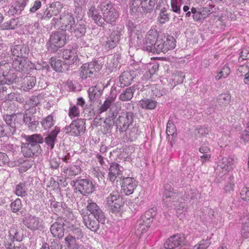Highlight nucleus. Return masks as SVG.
<instances>
[{"label":"nucleus","instance_id":"obj_63","mask_svg":"<svg viewBox=\"0 0 249 249\" xmlns=\"http://www.w3.org/2000/svg\"><path fill=\"white\" fill-rule=\"evenodd\" d=\"M231 99V96L228 94H223L219 96L218 98L219 103L226 105L229 103Z\"/></svg>","mask_w":249,"mask_h":249},{"label":"nucleus","instance_id":"obj_19","mask_svg":"<svg viewBox=\"0 0 249 249\" xmlns=\"http://www.w3.org/2000/svg\"><path fill=\"white\" fill-rule=\"evenodd\" d=\"M137 186V181L134 178H123L122 180L121 192L129 196L133 194Z\"/></svg>","mask_w":249,"mask_h":249},{"label":"nucleus","instance_id":"obj_44","mask_svg":"<svg viewBox=\"0 0 249 249\" xmlns=\"http://www.w3.org/2000/svg\"><path fill=\"white\" fill-rule=\"evenodd\" d=\"M48 8L52 17H54L56 16L61 12L63 5L60 2L56 1L52 3Z\"/></svg>","mask_w":249,"mask_h":249},{"label":"nucleus","instance_id":"obj_2","mask_svg":"<svg viewBox=\"0 0 249 249\" xmlns=\"http://www.w3.org/2000/svg\"><path fill=\"white\" fill-rule=\"evenodd\" d=\"M108 109L109 110L107 113L104 123L110 128L112 127L115 123L116 124L115 120L121 111V107L118 104H114L112 98H107L99 108L98 113L101 114L107 111Z\"/></svg>","mask_w":249,"mask_h":249},{"label":"nucleus","instance_id":"obj_34","mask_svg":"<svg viewBox=\"0 0 249 249\" xmlns=\"http://www.w3.org/2000/svg\"><path fill=\"white\" fill-rule=\"evenodd\" d=\"M60 128L55 126L48 136L45 138L43 142L50 147V149H53L55 142L56 141V138L58 134L60 132Z\"/></svg>","mask_w":249,"mask_h":249},{"label":"nucleus","instance_id":"obj_46","mask_svg":"<svg viewBox=\"0 0 249 249\" xmlns=\"http://www.w3.org/2000/svg\"><path fill=\"white\" fill-rule=\"evenodd\" d=\"M126 131V136L130 141H134L140 132L136 125L130 128H128Z\"/></svg>","mask_w":249,"mask_h":249},{"label":"nucleus","instance_id":"obj_3","mask_svg":"<svg viewBox=\"0 0 249 249\" xmlns=\"http://www.w3.org/2000/svg\"><path fill=\"white\" fill-rule=\"evenodd\" d=\"M16 73L13 72L11 64L6 60L0 61V83L10 85L18 82Z\"/></svg>","mask_w":249,"mask_h":249},{"label":"nucleus","instance_id":"obj_40","mask_svg":"<svg viewBox=\"0 0 249 249\" xmlns=\"http://www.w3.org/2000/svg\"><path fill=\"white\" fill-rule=\"evenodd\" d=\"M28 188L25 182H20L15 186L14 193L18 196L24 197L27 195Z\"/></svg>","mask_w":249,"mask_h":249},{"label":"nucleus","instance_id":"obj_14","mask_svg":"<svg viewBox=\"0 0 249 249\" xmlns=\"http://www.w3.org/2000/svg\"><path fill=\"white\" fill-rule=\"evenodd\" d=\"M80 193L83 195L91 194L95 190V185L89 179L77 178L71 181Z\"/></svg>","mask_w":249,"mask_h":249},{"label":"nucleus","instance_id":"obj_38","mask_svg":"<svg viewBox=\"0 0 249 249\" xmlns=\"http://www.w3.org/2000/svg\"><path fill=\"white\" fill-rule=\"evenodd\" d=\"M234 161L233 158L228 157L223 158L219 161L218 166L226 171L230 170Z\"/></svg>","mask_w":249,"mask_h":249},{"label":"nucleus","instance_id":"obj_24","mask_svg":"<svg viewBox=\"0 0 249 249\" xmlns=\"http://www.w3.org/2000/svg\"><path fill=\"white\" fill-rule=\"evenodd\" d=\"M25 226L32 231L39 229L42 227V221L39 217L29 215L25 217L23 222Z\"/></svg>","mask_w":249,"mask_h":249},{"label":"nucleus","instance_id":"obj_6","mask_svg":"<svg viewBox=\"0 0 249 249\" xmlns=\"http://www.w3.org/2000/svg\"><path fill=\"white\" fill-rule=\"evenodd\" d=\"M131 0L130 3V8L132 12L134 13H148L153 11L156 0Z\"/></svg>","mask_w":249,"mask_h":249},{"label":"nucleus","instance_id":"obj_17","mask_svg":"<svg viewBox=\"0 0 249 249\" xmlns=\"http://www.w3.org/2000/svg\"><path fill=\"white\" fill-rule=\"evenodd\" d=\"M98 71L99 65L97 62L85 63L80 68L79 75L82 79H86L95 75Z\"/></svg>","mask_w":249,"mask_h":249},{"label":"nucleus","instance_id":"obj_5","mask_svg":"<svg viewBox=\"0 0 249 249\" xmlns=\"http://www.w3.org/2000/svg\"><path fill=\"white\" fill-rule=\"evenodd\" d=\"M98 7L102 13L103 21L109 24H112L115 22L119 15L109 0L102 1Z\"/></svg>","mask_w":249,"mask_h":249},{"label":"nucleus","instance_id":"obj_56","mask_svg":"<svg viewBox=\"0 0 249 249\" xmlns=\"http://www.w3.org/2000/svg\"><path fill=\"white\" fill-rule=\"evenodd\" d=\"M79 115L80 110L76 105L71 106L69 108V116L71 119L78 117Z\"/></svg>","mask_w":249,"mask_h":249},{"label":"nucleus","instance_id":"obj_48","mask_svg":"<svg viewBox=\"0 0 249 249\" xmlns=\"http://www.w3.org/2000/svg\"><path fill=\"white\" fill-rule=\"evenodd\" d=\"M51 65L52 68L57 72H63L64 69L62 67V61L56 58H51Z\"/></svg>","mask_w":249,"mask_h":249},{"label":"nucleus","instance_id":"obj_57","mask_svg":"<svg viewBox=\"0 0 249 249\" xmlns=\"http://www.w3.org/2000/svg\"><path fill=\"white\" fill-rule=\"evenodd\" d=\"M208 129L206 127H200L195 130V134L196 139L201 136H205L208 134Z\"/></svg>","mask_w":249,"mask_h":249},{"label":"nucleus","instance_id":"obj_36","mask_svg":"<svg viewBox=\"0 0 249 249\" xmlns=\"http://www.w3.org/2000/svg\"><path fill=\"white\" fill-rule=\"evenodd\" d=\"M28 0H18L10 9L12 15H19L27 5Z\"/></svg>","mask_w":249,"mask_h":249},{"label":"nucleus","instance_id":"obj_16","mask_svg":"<svg viewBox=\"0 0 249 249\" xmlns=\"http://www.w3.org/2000/svg\"><path fill=\"white\" fill-rule=\"evenodd\" d=\"M214 5H210L209 7H192V17L195 21L202 23L211 13L213 12Z\"/></svg>","mask_w":249,"mask_h":249},{"label":"nucleus","instance_id":"obj_26","mask_svg":"<svg viewBox=\"0 0 249 249\" xmlns=\"http://www.w3.org/2000/svg\"><path fill=\"white\" fill-rule=\"evenodd\" d=\"M11 50L14 58H25L28 57L29 49L26 45H15L11 48Z\"/></svg>","mask_w":249,"mask_h":249},{"label":"nucleus","instance_id":"obj_13","mask_svg":"<svg viewBox=\"0 0 249 249\" xmlns=\"http://www.w3.org/2000/svg\"><path fill=\"white\" fill-rule=\"evenodd\" d=\"M181 196V193L177 190H175L170 187H166L163 195V203L168 207L176 206L177 203L179 201Z\"/></svg>","mask_w":249,"mask_h":249},{"label":"nucleus","instance_id":"obj_33","mask_svg":"<svg viewBox=\"0 0 249 249\" xmlns=\"http://www.w3.org/2000/svg\"><path fill=\"white\" fill-rule=\"evenodd\" d=\"M62 57L65 60L66 64L71 65L74 64L78 59L75 50L66 49L62 52Z\"/></svg>","mask_w":249,"mask_h":249},{"label":"nucleus","instance_id":"obj_10","mask_svg":"<svg viewBox=\"0 0 249 249\" xmlns=\"http://www.w3.org/2000/svg\"><path fill=\"white\" fill-rule=\"evenodd\" d=\"M114 190L107 197V205L113 213L118 212L124 204V201L119 192L113 187Z\"/></svg>","mask_w":249,"mask_h":249},{"label":"nucleus","instance_id":"obj_64","mask_svg":"<svg viewBox=\"0 0 249 249\" xmlns=\"http://www.w3.org/2000/svg\"><path fill=\"white\" fill-rule=\"evenodd\" d=\"M241 198L245 201L249 200V189L247 187L243 188L240 193Z\"/></svg>","mask_w":249,"mask_h":249},{"label":"nucleus","instance_id":"obj_62","mask_svg":"<svg viewBox=\"0 0 249 249\" xmlns=\"http://www.w3.org/2000/svg\"><path fill=\"white\" fill-rule=\"evenodd\" d=\"M76 238L72 235H69L67 236L65 240L67 244V246L69 248H72L75 245Z\"/></svg>","mask_w":249,"mask_h":249},{"label":"nucleus","instance_id":"obj_52","mask_svg":"<svg viewBox=\"0 0 249 249\" xmlns=\"http://www.w3.org/2000/svg\"><path fill=\"white\" fill-rule=\"evenodd\" d=\"M185 205L184 203L180 202L178 206H176V213L178 217L182 218L185 214L186 209L185 207Z\"/></svg>","mask_w":249,"mask_h":249},{"label":"nucleus","instance_id":"obj_22","mask_svg":"<svg viewBox=\"0 0 249 249\" xmlns=\"http://www.w3.org/2000/svg\"><path fill=\"white\" fill-rule=\"evenodd\" d=\"M122 32L118 30L113 31L110 36L107 37L104 44L106 49H111L116 47L120 41Z\"/></svg>","mask_w":249,"mask_h":249},{"label":"nucleus","instance_id":"obj_49","mask_svg":"<svg viewBox=\"0 0 249 249\" xmlns=\"http://www.w3.org/2000/svg\"><path fill=\"white\" fill-rule=\"evenodd\" d=\"M177 129L175 125L172 121L169 120L166 126V133L167 136H171L173 138H176L177 136Z\"/></svg>","mask_w":249,"mask_h":249},{"label":"nucleus","instance_id":"obj_47","mask_svg":"<svg viewBox=\"0 0 249 249\" xmlns=\"http://www.w3.org/2000/svg\"><path fill=\"white\" fill-rule=\"evenodd\" d=\"M52 17H53L49 8L42 9L40 12L36 14V18L41 20H48Z\"/></svg>","mask_w":249,"mask_h":249},{"label":"nucleus","instance_id":"obj_8","mask_svg":"<svg viewBox=\"0 0 249 249\" xmlns=\"http://www.w3.org/2000/svg\"><path fill=\"white\" fill-rule=\"evenodd\" d=\"M75 19L70 13H63L59 18L53 17L51 23L56 28H61L62 31L70 30L74 23Z\"/></svg>","mask_w":249,"mask_h":249},{"label":"nucleus","instance_id":"obj_4","mask_svg":"<svg viewBox=\"0 0 249 249\" xmlns=\"http://www.w3.org/2000/svg\"><path fill=\"white\" fill-rule=\"evenodd\" d=\"M3 119L5 122V128L10 136H12L15 133L17 128L18 127L22 122V113H13L11 114H5L3 116Z\"/></svg>","mask_w":249,"mask_h":249},{"label":"nucleus","instance_id":"obj_21","mask_svg":"<svg viewBox=\"0 0 249 249\" xmlns=\"http://www.w3.org/2000/svg\"><path fill=\"white\" fill-rule=\"evenodd\" d=\"M185 240V235L183 234H177L170 236L164 244L165 248L173 249L181 246Z\"/></svg>","mask_w":249,"mask_h":249},{"label":"nucleus","instance_id":"obj_25","mask_svg":"<svg viewBox=\"0 0 249 249\" xmlns=\"http://www.w3.org/2000/svg\"><path fill=\"white\" fill-rule=\"evenodd\" d=\"M64 220L58 218L51 227L50 231L54 237L61 238L64 236Z\"/></svg>","mask_w":249,"mask_h":249},{"label":"nucleus","instance_id":"obj_60","mask_svg":"<svg viewBox=\"0 0 249 249\" xmlns=\"http://www.w3.org/2000/svg\"><path fill=\"white\" fill-rule=\"evenodd\" d=\"M169 17L166 13V10L164 8L162 9L159 17V21L161 24H164L166 21L169 20Z\"/></svg>","mask_w":249,"mask_h":249},{"label":"nucleus","instance_id":"obj_39","mask_svg":"<svg viewBox=\"0 0 249 249\" xmlns=\"http://www.w3.org/2000/svg\"><path fill=\"white\" fill-rule=\"evenodd\" d=\"M102 93V90L97 86L91 87L89 89L88 94L90 101H94L98 99Z\"/></svg>","mask_w":249,"mask_h":249},{"label":"nucleus","instance_id":"obj_54","mask_svg":"<svg viewBox=\"0 0 249 249\" xmlns=\"http://www.w3.org/2000/svg\"><path fill=\"white\" fill-rule=\"evenodd\" d=\"M185 75L181 71H177L173 76V80L175 83L181 84L183 82Z\"/></svg>","mask_w":249,"mask_h":249},{"label":"nucleus","instance_id":"obj_41","mask_svg":"<svg viewBox=\"0 0 249 249\" xmlns=\"http://www.w3.org/2000/svg\"><path fill=\"white\" fill-rule=\"evenodd\" d=\"M141 107L146 109H154L156 108L157 102L152 99L145 98L140 101Z\"/></svg>","mask_w":249,"mask_h":249},{"label":"nucleus","instance_id":"obj_50","mask_svg":"<svg viewBox=\"0 0 249 249\" xmlns=\"http://www.w3.org/2000/svg\"><path fill=\"white\" fill-rule=\"evenodd\" d=\"M241 233L242 237L249 238V217H247L245 221L243 222Z\"/></svg>","mask_w":249,"mask_h":249},{"label":"nucleus","instance_id":"obj_9","mask_svg":"<svg viewBox=\"0 0 249 249\" xmlns=\"http://www.w3.org/2000/svg\"><path fill=\"white\" fill-rule=\"evenodd\" d=\"M156 53H165L168 50L173 49L176 46V40L172 36H161L158 37L156 39Z\"/></svg>","mask_w":249,"mask_h":249},{"label":"nucleus","instance_id":"obj_32","mask_svg":"<svg viewBox=\"0 0 249 249\" xmlns=\"http://www.w3.org/2000/svg\"><path fill=\"white\" fill-rule=\"evenodd\" d=\"M156 214V212L153 208L148 210L138 220L139 225L142 224L150 227Z\"/></svg>","mask_w":249,"mask_h":249},{"label":"nucleus","instance_id":"obj_15","mask_svg":"<svg viewBox=\"0 0 249 249\" xmlns=\"http://www.w3.org/2000/svg\"><path fill=\"white\" fill-rule=\"evenodd\" d=\"M12 67L16 71L23 73L29 72L31 70L33 69H37V68L35 67L34 64L29 61L27 58H14L13 59Z\"/></svg>","mask_w":249,"mask_h":249},{"label":"nucleus","instance_id":"obj_23","mask_svg":"<svg viewBox=\"0 0 249 249\" xmlns=\"http://www.w3.org/2000/svg\"><path fill=\"white\" fill-rule=\"evenodd\" d=\"M87 207L90 213H84V215H92V216L96 217V218H97L98 220L99 219L100 221L105 219V216L103 212L95 203L91 201L90 202L88 201Z\"/></svg>","mask_w":249,"mask_h":249},{"label":"nucleus","instance_id":"obj_7","mask_svg":"<svg viewBox=\"0 0 249 249\" xmlns=\"http://www.w3.org/2000/svg\"><path fill=\"white\" fill-rule=\"evenodd\" d=\"M66 41V35L64 31H57L52 34L48 42V50L56 52L59 48L63 47Z\"/></svg>","mask_w":249,"mask_h":249},{"label":"nucleus","instance_id":"obj_1","mask_svg":"<svg viewBox=\"0 0 249 249\" xmlns=\"http://www.w3.org/2000/svg\"><path fill=\"white\" fill-rule=\"evenodd\" d=\"M25 139L26 142L21 145L22 152L25 157H37L41 153L42 150L40 144L43 143V138L40 134L26 135Z\"/></svg>","mask_w":249,"mask_h":249},{"label":"nucleus","instance_id":"obj_18","mask_svg":"<svg viewBox=\"0 0 249 249\" xmlns=\"http://www.w3.org/2000/svg\"><path fill=\"white\" fill-rule=\"evenodd\" d=\"M36 112V108L34 107H30L26 109L22 114V122L28 126L30 130H33L37 127L38 122L36 120L34 114Z\"/></svg>","mask_w":249,"mask_h":249},{"label":"nucleus","instance_id":"obj_58","mask_svg":"<svg viewBox=\"0 0 249 249\" xmlns=\"http://www.w3.org/2000/svg\"><path fill=\"white\" fill-rule=\"evenodd\" d=\"M210 238L207 237L206 239L201 240L196 246L199 249H206L210 246Z\"/></svg>","mask_w":249,"mask_h":249},{"label":"nucleus","instance_id":"obj_59","mask_svg":"<svg viewBox=\"0 0 249 249\" xmlns=\"http://www.w3.org/2000/svg\"><path fill=\"white\" fill-rule=\"evenodd\" d=\"M70 231L71 233L74 234V237L77 239H81L83 236L82 230L80 228L72 226L70 227Z\"/></svg>","mask_w":249,"mask_h":249},{"label":"nucleus","instance_id":"obj_31","mask_svg":"<svg viewBox=\"0 0 249 249\" xmlns=\"http://www.w3.org/2000/svg\"><path fill=\"white\" fill-rule=\"evenodd\" d=\"M136 71H134L123 72L119 78L120 86L124 87L130 85L133 78L136 75Z\"/></svg>","mask_w":249,"mask_h":249},{"label":"nucleus","instance_id":"obj_29","mask_svg":"<svg viewBox=\"0 0 249 249\" xmlns=\"http://www.w3.org/2000/svg\"><path fill=\"white\" fill-rule=\"evenodd\" d=\"M156 35L157 33H155V35H152L151 34L146 35L145 40L143 42L144 50L148 52L156 53L155 44L156 43Z\"/></svg>","mask_w":249,"mask_h":249},{"label":"nucleus","instance_id":"obj_11","mask_svg":"<svg viewBox=\"0 0 249 249\" xmlns=\"http://www.w3.org/2000/svg\"><path fill=\"white\" fill-rule=\"evenodd\" d=\"M66 133L72 136H78L83 135L86 131L85 120L77 119L73 120L71 124L65 127Z\"/></svg>","mask_w":249,"mask_h":249},{"label":"nucleus","instance_id":"obj_30","mask_svg":"<svg viewBox=\"0 0 249 249\" xmlns=\"http://www.w3.org/2000/svg\"><path fill=\"white\" fill-rule=\"evenodd\" d=\"M63 175L68 178H72L81 172V168L79 165H71L69 167H61Z\"/></svg>","mask_w":249,"mask_h":249},{"label":"nucleus","instance_id":"obj_27","mask_svg":"<svg viewBox=\"0 0 249 249\" xmlns=\"http://www.w3.org/2000/svg\"><path fill=\"white\" fill-rule=\"evenodd\" d=\"M123 167L118 163L113 162L111 164L108 173V178L111 182H114L117 178H122Z\"/></svg>","mask_w":249,"mask_h":249},{"label":"nucleus","instance_id":"obj_43","mask_svg":"<svg viewBox=\"0 0 249 249\" xmlns=\"http://www.w3.org/2000/svg\"><path fill=\"white\" fill-rule=\"evenodd\" d=\"M134 89L132 87L127 88L119 96V99L122 101L130 100L133 97Z\"/></svg>","mask_w":249,"mask_h":249},{"label":"nucleus","instance_id":"obj_35","mask_svg":"<svg viewBox=\"0 0 249 249\" xmlns=\"http://www.w3.org/2000/svg\"><path fill=\"white\" fill-rule=\"evenodd\" d=\"M36 84L35 76H27L24 77L21 81V89L27 91L32 89Z\"/></svg>","mask_w":249,"mask_h":249},{"label":"nucleus","instance_id":"obj_12","mask_svg":"<svg viewBox=\"0 0 249 249\" xmlns=\"http://www.w3.org/2000/svg\"><path fill=\"white\" fill-rule=\"evenodd\" d=\"M134 115L133 112L126 111L119 115L116 120V124L121 132L126 131L133 125Z\"/></svg>","mask_w":249,"mask_h":249},{"label":"nucleus","instance_id":"obj_45","mask_svg":"<svg viewBox=\"0 0 249 249\" xmlns=\"http://www.w3.org/2000/svg\"><path fill=\"white\" fill-rule=\"evenodd\" d=\"M54 120L52 115H49L47 117L43 118L41 124L42 127L46 130L49 129L54 125Z\"/></svg>","mask_w":249,"mask_h":249},{"label":"nucleus","instance_id":"obj_20","mask_svg":"<svg viewBox=\"0 0 249 249\" xmlns=\"http://www.w3.org/2000/svg\"><path fill=\"white\" fill-rule=\"evenodd\" d=\"M83 221L85 225L90 231L95 232L99 229V223H104L105 219H102L101 221L98 220L92 215H84V213L82 214Z\"/></svg>","mask_w":249,"mask_h":249},{"label":"nucleus","instance_id":"obj_42","mask_svg":"<svg viewBox=\"0 0 249 249\" xmlns=\"http://www.w3.org/2000/svg\"><path fill=\"white\" fill-rule=\"evenodd\" d=\"M18 20L16 18H12L1 24L0 26L2 30H14L18 28Z\"/></svg>","mask_w":249,"mask_h":249},{"label":"nucleus","instance_id":"obj_55","mask_svg":"<svg viewBox=\"0 0 249 249\" xmlns=\"http://www.w3.org/2000/svg\"><path fill=\"white\" fill-rule=\"evenodd\" d=\"M234 186V179L232 176H230L228 179L227 183L225 185L224 190L226 192H231L233 191Z\"/></svg>","mask_w":249,"mask_h":249},{"label":"nucleus","instance_id":"obj_28","mask_svg":"<svg viewBox=\"0 0 249 249\" xmlns=\"http://www.w3.org/2000/svg\"><path fill=\"white\" fill-rule=\"evenodd\" d=\"M69 31L77 37L83 36L86 32V27L85 21L82 19L77 20V22L74 23L71 28Z\"/></svg>","mask_w":249,"mask_h":249},{"label":"nucleus","instance_id":"obj_51","mask_svg":"<svg viewBox=\"0 0 249 249\" xmlns=\"http://www.w3.org/2000/svg\"><path fill=\"white\" fill-rule=\"evenodd\" d=\"M150 227L142 224L139 225V221H137L135 226V234L138 236H140L142 234L147 231Z\"/></svg>","mask_w":249,"mask_h":249},{"label":"nucleus","instance_id":"obj_61","mask_svg":"<svg viewBox=\"0 0 249 249\" xmlns=\"http://www.w3.org/2000/svg\"><path fill=\"white\" fill-rule=\"evenodd\" d=\"M16 228L15 226H13L9 231V234L11 236H13L14 239L17 241H20L21 239V236L19 234V231H18Z\"/></svg>","mask_w":249,"mask_h":249},{"label":"nucleus","instance_id":"obj_37","mask_svg":"<svg viewBox=\"0 0 249 249\" xmlns=\"http://www.w3.org/2000/svg\"><path fill=\"white\" fill-rule=\"evenodd\" d=\"M88 14L98 25L103 26V19L95 6H91L89 9Z\"/></svg>","mask_w":249,"mask_h":249},{"label":"nucleus","instance_id":"obj_53","mask_svg":"<svg viewBox=\"0 0 249 249\" xmlns=\"http://www.w3.org/2000/svg\"><path fill=\"white\" fill-rule=\"evenodd\" d=\"M11 209L13 213L18 212L22 207L21 201L19 198H17L10 205Z\"/></svg>","mask_w":249,"mask_h":249}]
</instances>
